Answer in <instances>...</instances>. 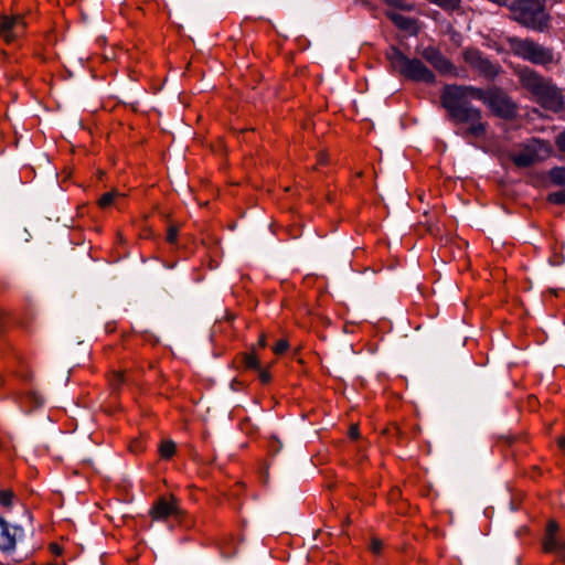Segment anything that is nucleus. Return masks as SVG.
<instances>
[{"label":"nucleus","mask_w":565,"mask_h":565,"mask_svg":"<svg viewBox=\"0 0 565 565\" xmlns=\"http://www.w3.org/2000/svg\"><path fill=\"white\" fill-rule=\"evenodd\" d=\"M547 200L553 204H565V191L550 193Z\"/></svg>","instance_id":"18"},{"label":"nucleus","mask_w":565,"mask_h":565,"mask_svg":"<svg viewBox=\"0 0 565 565\" xmlns=\"http://www.w3.org/2000/svg\"><path fill=\"white\" fill-rule=\"evenodd\" d=\"M178 234H179V228L174 225H171L167 232V241L169 243H174L177 241Z\"/></svg>","instance_id":"21"},{"label":"nucleus","mask_w":565,"mask_h":565,"mask_svg":"<svg viewBox=\"0 0 565 565\" xmlns=\"http://www.w3.org/2000/svg\"><path fill=\"white\" fill-rule=\"evenodd\" d=\"M556 146L559 151L565 153V130L556 137Z\"/></svg>","instance_id":"24"},{"label":"nucleus","mask_w":565,"mask_h":565,"mask_svg":"<svg viewBox=\"0 0 565 565\" xmlns=\"http://www.w3.org/2000/svg\"><path fill=\"white\" fill-rule=\"evenodd\" d=\"M257 371H258V377L262 381V383L266 384L270 381L271 375L267 370L259 367Z\"/></svg>","instance_id":"22"},{"label":"nucleus","mask_w":565,"mask_h":565,"mask_svg":"<svg viewBox=\"0 0 565 565\" xmlns=\"http://www.w3.org/2000/svg\"><path fill=\"white\" fill-rule=\"evenodd\" d=\"M385 15L402 31L409 33L413 36L418 35L420 25L418 20L403 15L394 11H386Z\"/></svg>","instance_id":"12"},{"label":"nucleus","mask_w":565,"mask_h":565,"mask_svg":"<svg viewBox=\"0 0 565 565\" xmlns=\"http://www.w3.org/2000/svg\"><path fill=\"white\" fill-rule=\"evenodd\" d=\"M508 44L514 55L531 63L547 65L554 61V54L551 49L544 47L530 39L509 38Z\"/></svg>","instance_id":"5"},{"label":"nucleus","mask_w":565,"mask_h":565,"mask_svg":"<svg viewBox=\"0 0 565 565\" xmlns=\"http://www.w3.org/2000/svg\"><path fill=\"white\" fill-rule=\"evenodd\" d=\"M119 196H122V194H121V193H119V192H118V191H116V190H113V191H110V192L104 193V194L99 198V200H98V204H99V206H100V207H103V209L108 207V206H110V205L114 203L115 199H116V198H119Z\"/></svg>","instance_id":"15"},{"label":"nucleus","mask_w":565,"mask_h":565,"mask_svg":"<svg viewBox=\"0 0 565 565\" xmlns=\"http://www.w3.org/2000/svg\"><path fill=\"white\" fill-rule=\"evenodd\" d=\"M266 345H267L266 334H265V333H262V334L259 335V339H258L257 344H256V345H254V347L256 348V351H257L258 349H264V348H266Z\"/></svg>","instance_id":"26"},{"label":"nucleus","mask_w":565,"mask_h":565,"mask_svg":"<svg viewBox=\"0 0 565 565\" xmlns=\"http://www.w3.org/2000/svg\"><path fill=\"white\" fill-rule=\"evenodd\" d=\"M548 178L553 184L565 186V167H555L551 169Z\"/></svg>","instance_id":"14"},{"label":"nucleus","mask_w":565,"mask_h":565,"mask_svg":"<svg viewBox=\"0 0 565 565\" xmlns=\"http://www.w3.org/2000/svg\"><path fill=\"white\" fill-rule=\"evenodd\" d=\"M472 99L482 102L497 117L512 119L516 116V104L500 88L482 89L472 85L446 84L440 93V105L447 119L458 126V135L463 138H483L488 124L480 108L471 104Z\"/></svg>","instance_id":"1"},{"label":"nucleus","mask_w":565,"mask_h":565,"mask_svg":"<svg viewBox=\"0 0 565 565\" xmlns=\"http://www.w3.org/2000/svg\"><path fill=\"white\" fill-rule=\"evenodd\" d=\"M420 56L429 63L437 72L443 75L451 74L456 75V67L449 58H447L439 47L428 45L423 50L418 51Z\"/></svg>","instance_id":"8"},{"label":"nucleus","mask_w":565,"mask_h":565,"mask_svg":"<svg viewBox=\"0 0 565 565\" xmlns=\"http://www.w3.org/2000/svg\"><path fill=\"white\" fill-rule=\"evenodd\" d=\"M159 450L162 458L170 459L175 452V444L172 440L162 441Z\"/></svg>","instance_id":"16"},{"label":"nucleus","mask_w":565,"mask_h":565,"mask_svg":"<svg viewBox=\"0 0 565 565\" xmlns=\"http://www.w3.org/2000/svg\"><path fill=\"white\" fill-rule=\"evenodd\" d=\"M23 535V530L19 526L10 525L0 516V550L11 552L15 548L17 541Z\"/></svg>","instance_id":"11"},{"label":"nucleus","mask_w":565,"mask_h":565,"mask_svg":"<svg viewBox=\"0 0 565 565\" xmlns=\"http://www.w3.org/2000/svg\"><path fill=\"white\" fill-rule=\"evenodd\" d=\"M13 493L9 490H0V504L10 507L12 504Z\"/></svg>","instance_id":"19"},{"label":"nucleus","mask_w":565,"mask_h":565,"mask_svg":"<svg viewBox=\"0 0 565 565\" xmlns=\"http://www.w3.org/2000/svg\"><path fill=\"white\" fill-rule=\"evenodd\" d=\"M26 28L22 15H2L0 17V36L7 44L13 43L19 39Z\"/></svg>","instance_id":"9"},{"label":"nucleus","mask_w":565,"mask_h":565,"mask_svg":"<svg viewBox=\"0 0 565 565\" xmlns=\"http://www.w3.org/2000/svg\"><path fill=\"white\" fill-rule=\"evenodd\" d=\"M243 363L246 369L258 370L260 367L259 356L255 347H252L250 352L243 354Z\"/></svg>","instance_id":"13"},{"label":"nucleus","mask_w":565,"mask_h":565,"mask_svg":"<svg viewBox=\"0 0 565 565\" xmlns=\"http://www.w3.org/2000/svg\"><path fill=\"white\" fill-rule=\"evenodd\" d=\"M385 56L393 71L398 73L402 77L417 83H436L435 73L423 60L417 57L411 58L394 45L386 51Z\"/></svg>","instance_id":"3"},{"label":"nucleus","mask_w":565,"mask_h":565,"mask_svg":"<svg viewBox=\"0 0 565 565\" xmlns=\"http://www.w3.org/2000/svg\"><path fill=\"white\" fill-rule=\"evenodd\" d=\"M288 348H289V343H288V341H287V340L281 339V340H279V341L275 344V347L273 348V350H274L275 354H278V355H279V354L285 353V352L287 351V349H288Z\"/></svg>","instance_id":"20"},{"label":"nucleus","mask_w":565,"mask_h":565,"mask_svg":"<svg viewBox=\"0 0 565 565\" xmlns=\"http://www.w3.org/2000/svg\"><path fill=\"white\" fill-rule=\"evenodd\" d=\"M383 548V542L379 539H373L371 542V550L374 554L381 553Z\"/></svg>","instance_id":"23"},{"label":"nucleus","mask_w":565,"mask_h":565,"mask_svg":"<svg viewBox=\"0 0 565 565\" xmlns=\"http://www.w3.org/2000/svg\"><path fill=\"white\" fill-rule=\"evenodd\" d=\"M149 514L153 521H166L181 514L178 499L174 495L159 498L151 507Z\"/></svg>","instance_id":"10"},{"label":"nucleus","mask_w":565,"mask_h":565,"mask_svg":"<svg viewBox=\"0 0 565 565\" xmlns=\"http://www.w3.org/2000/svg\"><path fill=\"white\" fill-rule=\"evenodd\" d=\"M349 436L352 439H356L359 437V428L356 426H351L349 429Z\"/></svg>","instance_id":"27"},{"label":"nucleus","mask_w":565,"mask_h":565,"mask_svg":"<svg viewBox=\"0 0 565 565\" xmlns=\"http://www.w3.org/2000/svg\"><path fill=\"white\" fill-rule=\"evenodd\" d=\"M462 58L473 71L486 78H494L500 72V66L492 63L476 47L465 49L462 51Z\"/></svg>","instance_id":"7"},{"label":"nucleus","mask_w":565,"mask_h":565,"mask_svg":"<svg viewBox=\"0 0 565 565\" xmlns=\"http://www.w3.org/2000/svg\"><path fill=\"white\" fill-rule=\"evenodd\" d=\"M388 6L404 10V11H413L415 10V4L407 2L406 0H384Z\"/></svg>","instance_id":"17"},{"label":"nucleus","mask_w":565,"mask_h":565,"mask_svg":"<svg viewBox=\"0 0 565 565\" xmlns=\"http://www.w3.org/2000/svg\"><path fill=\"white\" fill-rule=\"evenodd\" d=\"M509 8L512 20L524 28L543 32L550 26V14L536 0H514Z\"/></svg>","instance_id":"4"},{"label":"nucleus","mask_w":565,"mask_h":565,"mask_svg":"<svg viewBox=\"0 0 565 565\" xmlns=\"http://www.w3.org/2000/svg\"><path fill=\"white\" fill-rule=\"evenodd\" d=\"M557 443L561 448H565V437L564 436L559 437Z\"/></svg>","instance_id":"28"},{"label":"nucleus","mask_w":565,"mask_h":565,"mask_svg":"<svg viewBox=\"0 0 565 565\" xmlns=\"http://www.w3.org/2000/svg\"><path fill=\"white\" fill-rule=\"evenodd\" d=\"M522 86L529 90L542 107L559 111L564 106V95L548 78L534 71L525 70L520 75Z\"/></svg>","instance_id":"2"},{"label":"nucleus","mask_w":565,"mask_h":565,"mask_svg":"<svg viewBox=\"0 0 565 565\" xmlns=\"http://www.w3.org/2000/svg\"><path fill=\"white\" fill-rule=\"evenodd\" d=\"M551 146L548 142L532 139L524 143L518 152L510 154L513 163L519 168H527L537 161H542L550 157Z\"/></svg>","instance_id":"6"},{"label":"nucleus","mask_w":565,"mask_h":565,"mask_svg":"<svg viewBox=\"0 0 565 565\" xmlns=\"http://www.w3.org/2000/svg\"><path fill=\"white\" fill-rule=\"evenodd\" d=\"M110 382L114 387L119 386L124 382V373H121V372L114 373Z\"/></svg>","instance_id":"25"}]
</instances>
